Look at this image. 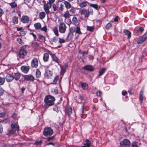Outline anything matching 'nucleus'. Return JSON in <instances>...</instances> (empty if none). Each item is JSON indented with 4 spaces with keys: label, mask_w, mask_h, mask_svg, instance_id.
I'll use <instances>...</instances> for the list:
<instances>
[{
    "label": "nucleus",
    "mask_w": 147,
    "mask_h": 147,
    "mask_svg": "<svg viewBox=\"0 0 147 147\" xmlns=\"http://www.w3.org/2000/svg\"><path fill=\"white\" fill-rule=\"evenodd\" d=\"M66 113L69 115H70L72 113V109L71 107H69L66 109Z\"/></svg>",
    "instance_id": "nucleus-36"
},
{
    "label": "nucleus",
    "mask_w": 147,
    "mask_h": 147,
    "mask_svg": "<svg viewBox=\"0 0 147 147\" xmlns=\"http://www.w3.org/2000/svg\"><path fill=\"white\" fill-rule=\"evenodd\" d=\"M63 4H62V3H61L60 4V7H59V8H58L59 11V12H60L61 11H63Z\"/></svg>",
    "instance_id": "nucleus-50"
},
{
    "label": "nucleus",
    "mask_w": 147,
    "mask_h": 147,
    "mask_svg": "<svg viewBox=\"0 0 147 147\" xmlns=\"http://www.w3.org/2000/svg\"><path fill=\"white\" fill-rule=\"evenodd\" d=\"M120 144L121 146H123L126 147H130V142L128 140L124 139L120 142Z\"/></svg>",
    "instance_id": "nucleus-8"
},
{
    "label": "nucleus",
    "mask_w": 147,
    "mask_h": 147,
    "mask_svg": "<svg viewBox=\"0 0 147 147\" xmlns=\"http://www.w3.org/2000/svg\"><path fill=\"white\" fill-rule=\"evenodd\" d=\"M54 138V136H52L51 137H48L47 138V140L48 141H50L53 140Z\"/></svg>",
    "instance_id": "nucleus-57"
},
{
    "label": "nucleus",
    "mask_w": 147,
    "mask_h": 147,
    "mask_svg": "<svg viewBox=\"0 0 147 147\" xmlns=\"http://www.w3.org/2000/svg\"><path fill=\"white\" fill-rule=\"evenodd\" d=\"M72 21L74 24H76L78 22V19L76 17H74L72 18Z\"/></svg>",
    "instance_id": "nucleus-51"
},
{
    "label": "nucleus",
    "mask_w": 147,
    "mask_h": 147,
    "mask_svg": "<svg viewBox=\"0 0 147 147\" xmlns=\"http://www.w3.org/2000/svg\"><path fill=\"white\" fill-rule=\"evenodd\" d=\"M41 76V74L39 69H37L36 71V77L37 78H40Z\"/></svg>",
    "instance_id": "nucleus-34"
},
{
    "label": "nucleus",
    "mask_w": 147,
    "mask_h": 147,
    "mask_svg": "<svg viewBox=\"0 0 147 147\" xmlns=\"http://www.w3.org/2000/svg\"><path fill=\"white\" fill-rule=\"evenodd\" d=\"M123 32L124 33L125 35L127 36V38L129 39L131 37V32L128 30L126 29L123 30Z\"/></svg>",
    "instance_id": "nucleus-20"
},
{
    "label": "nucleus",
    "mask_w": 147,
    "mask_h": 147,
    "mask_svg": "<svg viewBox=\"0 0 147 147\" xmlns=\"http://www.w3.org/2000/svg\"><path fill=\"white\" fill-rule=\"evenodd\" d=\"M32 68H36L38 65V60L36 58H34L32 61L31 63Z\"/></svg>",
    "instance_id": "nucleus-10"
},
{
    "label": "nucleus",
    "mask_w": 147,
    "mask_h": 147,
    "mask_svg": "<svg viewBox=\"0 0 147 147\" xmlns=\"http://www.w3.org/2000/svg\"><path fill=\"white\" fill-rule=\"evenodd\" d=\"M20 35L21 36H24L25 35V31L23 30H22L20 31Z\"/></svg>",
    "instance_id": "nucleus-54"
},
{
    "label": "nucleus",
    "mask_w": 147,
    "mask_h": 147,
    "mask_svg": "<svg viewBox=\"0 0 147 147\" xmlns=\"http://www.w3.org/2000/svg\"><path fill=\"white\" fill-rule=\"evenodd\" d=\"M53 130L50 127L45 128L43 131V134L46 136H50L53 133Z\"/></svg>",
    "instance_id": "nucleus-5"
},
{
    "label": "nucleus",
    "mask_w": 147,
    "mask_h": 147,
    "mask_svg": "<svg viewBox=\"0 0 147 147\" xmlns=\"http://www.w3.org/2000/svg\"><path fill=\"white\" fill-rule=\"evenodd\" d=\"M53 74L52 71L48 70H46L44 75L45 78L47 79H51L52 78Z\"/></svg>",
    "instance_id": "nucleus-9"
},
{
    "label": "nucleus",
    "mask_w": 147,
    "mask_h": 147,
    "mask_svg": "<svg viewBox=\"0 0 147 147\" xmlns=\"http://www.w3.org/2000/svg\"><path fill=\"white\" fill-rule=\"evenodd\" d=\"M83 69L90 71H92L94 70L93 67L90 65H86L84 66L83 67Z\"/></svg>",
    "instance_id": "nucleus-17"
},
{
    "label": "nucleus",
    "mask_w": 147,
    "mask_h": 147,
    "mask_svg": "<svg viewBox=\"0 0 147 147\" xmlns=\"http://www.w3.org/2000/svg\"><path fill=\"white\" fill-rule=\"evenodd\" d=\"M106 69L105 68H102L100 69L99 71V76H100L102 75L106 71Z\"/></svg>",
    "instance_id": "nucleus-37"
},
{
    "label": "nucleus",
    "mask_w": 147,
    "mask_h": 147,
    "mask_svg": "<svg viewBox=\"0 0 147 147\" xmlns=\"http://www.w3.org/2000/svg\"><path fill=\"white\" fill-rule=\"evenodd\" d=\"M59 76H56L54 78V80H53V83L55 84L56 83L58 80L59 79Z\"/></svg>",
    "instance_id": "nucleus-49"
},
{
    "label": "nucleus",
    "mask_w": 147,
    "mask_h": 147,
    "mask_svg": "<svg viewBox=\"0 0 147 147\" xmlns=\"http://www.w3.org/2000/svg\"><path fill=\"white\" fill-rule=\"evenodd\" d=\"M45 12L42 11L39 14V18L41 19H43L46 16Z\"/></svg>",
    "instance_id": "nucleus-29"
},
{
    "label": "nucleus",
    "mask_w": 147,
    "mask_h": 147,
    "mask_svg": "<svg viewBox=\"0 0 147 147\" xmlns=\"http://www.w3.org/2000/svg\"><path fill=\"white\" fill-rule=\"evenodd\" d=\"M82 88L84 90H86L88 88V86L87 83H82L81 84Z\"/></svg>",
    "instance_id": "nucleus-35"
},
{
    "label": "nucleus",
    "mask_w": 147,
    "mask_h": 147,
    "mask_svg": "<svg viewBox=\"0 0 147 147\" xmlns=\"http://www.w3.org/2000/svg\"><path fill=\"white\" fill-rule=\"evenodd\" d=\"M40 30H41L44 31L45 32L47 31V29L46 26H44L42 28L41 27V28L40 29Z\"/></svg>",
    "instance_id": "nucleus-53"
},
{
    "label": "nucleus",
    "mask_w": 147,
    "mask_h": 147,
    "mask_svg": "<svg viewBox=\"0 0 147 147\" xmlns=\"http://www.w3.org/2000/svg\"><path fill=\"white\" fill-rule=\"evenodd\" d=\"M77 3L80 7L83 8L87 6L88 2L86 1H78Z\"/></svg>",
    "instance_id": "nucleus-14"
},
{
    "label": "nucleus",
    "mask_w": 147,
    "mask_h": 147,
    "mask_svg": "<svg viewBox=\"0 0 147 147\" xmlns=\"http://www.w3.org/2000/svg\"><path fill=\"white\" fill-rule=\"evenodd\" d=\"M54 111H56L57 113H58L59 111V110L57 107H55L53 108Z\"/></svg>",
    "instance_id": "nucleus-61"
},
{
    "label": "nucleus",
    "mask_w": 147,
    "mask_h": 147,
    "mask_svg": "<svg viewBox=\"0 0 147 147\" xmlns=\"http://www.w3.org/2000/svg\"><path fill=\"white\" fill-rule=\"evenodd\" d=\"M70 15V14L69 11H67L65 12L64 15V16L65 18H67L69 17V16Z\"/></svg>",
    "instance_id": "nucleus-48"
},
{
    "label": "nucleus",
    "mask_w": 147,
    "mask_h": 147,
    "mask_svg": "<svg viewBox=\"0 0 147 147\" xmlns=\"http://www.w3.org/2000/svg\"><path fill=\"white\" fill-rule=\"evenodd\" d=\"M71 8V9L69 10V11L72 14L75 13L76 11V9L74 7H72Z\"/></svg>",
    "instance_id": "nucleus-52"
},
{
    "label": "nucleus",
    "mask_w": 147,
    "mask_h": 147,
    "mask_svg": "<svg viewBox=\"0 0 147 147\" xmlns=\"http://www.w3.org/2000/svg\"><path fill=\"white\" fill-rule=\"evenodd\" d=\"M11 8L15 9L17 7V5L15 2L9 3Z\"/></svg>",
    "instance_id": "nucleus-31"
},
{
    "label": "nucleus",
    "mask_w": 147,
    "mask_h": 147,
    "mask_svg": "<svg viewBox=\"0 0 147 147\" xmlns=\"http://www.w3.org/2000/svg\"><path fill=\"white\" fill-rule=\"evenodd\" d=\"M67 26L64 23H61L59 26V32L62 34L66 32Z\"/></svg>",
    "instance_id": "nucleus-6"
},
{
    "label": "nucleus",
    "mask_w": 147,
    "mask_h": 147,
    "mask_svg": "<svg viewBox=\"0 0 147 147\" xmlns=\"http://www.w3.org/2000/svg\"><path fill=\"white\" fill-rule=\"evenodd\" d=\"M14 78L16 80H18L20 78L21 75L19 73H14L13 75Z\"/></svg>",
    "instance_id": "nucleus-22"
},
{
    "label": "nucleus",
    "mask_w": 147,
    "mask_h": 147,
    "mask_svg": "<svg viewBox=\"0 0 147 147\" xmlns=\"http://www.w3.org/2000/svg\"><path fill=\"white\" fill-rule=\"evenodd\" d=\"M42 143V140H40L39 141H37L35 142L33 144L35 145L36 146H38L41 145Z\"/></svg>",
    "instance_id": "nucleus-39"
},
{
    "label": "nucleus",
    "mask_w": 147,
    "mask_h": 147,
    "mask_svg": "<svg viewBox=\"0 0 147 147\" xmlns=\"http://www.w3.org/2000/svg\"><path fill=\"white\" fill-rule=\"evenodd\" d=\"M90 6L96 9H97L98 8H100V6L97 5V4H90Z\"/></svg>",
    "instance_id": "nucleus-42"
},
{
    "label": "nucleus",
    "mask_w": 147,
    "mask_h": 147,
    "mask_svg": "<svg viewBox=\"0 0 147 147\" xmlns=\"http://www.w3.org/2000/svg\"><path fill=\"white\" fill-rule=\"evenodd\" d=\"M39 41L41 42H44L45 40V37L42 35L39 34L38 35Z\"/></svg>",
    "instance_id": "nucleus-24"
},
{
    "label": "nucleus",
    "mask_w": 147,
    "mask_h": 147,
    "mask_svg": "<svg viewBox=\"0 0 147 147\" xmlns=\"http://www.w3.org/2000/svg\"><path fill=\"white\" fill-rule=\"evenodd\" d=\"M76 27H71L69 28V32L73 33L74 32H75L76 30Z\"/></svg>",
    "instance_id": "nucleus-44"
},
{
    "label": "nucleus",
    "mask_w": 147,
    "mask_h": 147,
    "mask_svg": "<svg viewBox=\"0 0 147 147\" xmlns=\"http://www.w3.org/2000/svg\"><path fill=\"white\" fill-rule=\"evenodd\" d=\"M55 0H49L48 2L43 5V9L44 11L47 15L50 13L49 9L51 8L52 4L55 2Z\"/></svg>",
    "instance_id": "nucleus-4"
},
{
    "label": "nucleus",
    "mask_w": 147,
    "mask_h": 147,
    "mask_svg": "<svg viewBox=\"0 0 147 147\" xmlns=\"http://www.w3.org/2000/svg\"><path fill=\"white\" fill-rule=\"evenodd\" d=\"M21 69L22 71L24 73L26 74L29 70V67L25 65L22 66L21 67Z\"/></svg>",
    "instance_id": "nucleus-15"
},
{
    "label": "nucleus",
    "mask_w": 147,
    "mask_h": 147,
    "mask_svg": "<svg viewBox=\"0 0 147 147\" xmlns=\"http://www.w3.org/2000/svg\"><path fill=\"white\" fill-rule=\"evenodd\" d=\"M86 29L87 30L90 32H92L94 30V28L93 26H87Z\"/></svg>",
    "instance_id": "nucleus-41"
},
{
    "label": "nucleus",
    "mask_w": 147,
    "mask_h": 147,
    "mask_svg": "<svg viewBox=\"0 0 147 147\" xmlns=\"http://www.w3.org/2000/svg\"><path fill=\"white\" fill-rule=\"evenodd\" d=\"M66 42L65 40L63 38H59V41L58 42L59 43L61 44L63 43H64L65 42Z\"/></svg>",
    "instance_id": "nucleus-47"
},
{
    "label": "nucleus",
    "mask_w": 147,
    "mask_h": 147,
    "mask_svg": "<svg viewBox=\"0 0 147 147\" xmlns=\"http://www.w3.org/2000/svg\"><path fill=\"white\" fill-rule=\"evenodd\" d=\"M4 90L2 88H1L0 89V96L3 95V93Z\"/></svg>",
    "instance_id": "nucleus-60"
},
{
    "label": "nucleus",
    "mask_w": 147,
    "mask_h": 147,
    "mask_svg": "<svg viewBox=\"0 0 147 147\" xmlns=\"http://www.w3.org/2000/svg\"><path fill=\"white\" fill-rule=\"evenodd\" d=\"M34 26L36 30L40 29L41 27V25L40 23H37L35 24Z\"/></svg>",
    "instance_id": "nucleus-32"
},
{
    "label": "nucleus",
    "mask_w": 147,
    "mask_h": 147,
    "mask_svg": "<svg viewBox=\"0 0 147 147\" xmlns=\"http://www.w3.org/2000/svg\"><path fill=\"white\" fill-rule=\"evenodd\" d=\"M75 32L76 33L78 34V35L82 34V32L81 31L80 28L78 26H76Z\"/></svg>",
    "instance_id": "nucleus-30"
},
{
    "label": "nucleus",
    "mask_w": 147,
    "mask_h": 147,
    "mask_svg": "<svg viewBox=\"0 0 147 147\" xmlns=\"http://www.w3.org/2000/svg\"><path fill=\"white\" fill-rule=\"evenodd\" d=\"M52 7L54 11H59L58 8L55 4H53L52 5Z\"/></svg>",
    "instance_id": "nucleus-43"
},
{
    "label": "nucleus",
    "mask_w": 147,
    "mask_h": 147,
    "mask_svg": "<svg viewBox=\"0 0 147 147\" xmlns=\"http://www.w3.org/2000/svg\"><path fill=\"white\" fill-rule=\"evenodd\" d=\"M3 11L0 8V16H1L3 13Z\"/></svg>",
    "instance_id": "nucleus-62"
},
{
    "label": "nucleus",
    "mask_w": 147,
    "mask_h": 147,
    "mask_svg": "<svg viewBox=\"0 0 147 147\" xmlns=\"http://www.w3.org/2000/svg\"><path fill=\"white\" fill-rule=\"evenodd\" d=\"M29 20V18L28 16L26 15H24L22 16L21 19V22L24 24L28 23Z\"/></svg>",
    "instance_id": "nucleus-11"
},
{
    "label": "nucleus",
    "mask_w": 147,
    "mask_h": 147,
    "mask_svg": "<svg viewBox=\"0 0 147 147\" xmlns=\"http://www.w3.org/2000/svg\"><path fill=\"white\" fill-rule=\"evenodd\" d=\"M6 113L5 112H3L0 113V117H2L5 116Z\"/></svg>",
    "instance_id": "nucleus-59"
},
{
    "label": "nucleus",
    "mask_w": 147,
    "mask_h": 147,
    "mask_svg": "<svg viewBox=\"0 0 147 147\" xmlns=\"http://www.w3.org/2000/svg\"><path fill=\"white\" fill-rule=\"evenodd\" d=\"M12 22L14 24H17L18 22V17L14 16L12 19Z\"/></svg>",
    "instance_id": "nucleus-33"
},
{
    "label": "nucleus",
    "mask_w": 147,
    "mask_h": 147,
    "mask_svg": "<svg viewBox=\"0 0 147 147\" xmlns=\"http://www.w3.org/2000/svg\"><path fill=\"white\" fill-rule=\"evenodd\" d=\"M131 147H138L136 142H134L132 143L131 144Z\"/></svg>",
    "instance_id": "nucleus-56"
},
{
    "label": "nucleus",
    "mask_w": 147,
    "mask_h": 147,
    "mask_svg": "<svg viewBox=\"0 0 147 147\" xmlns=\"http://www.w3.org/2000/svg\"><path fill=\"white\" fill-rule=\"evenodd\" d=\"M24 48V46L22 47L19 51L18 56L20 58H24L27 54V52Z\"/></svg>",
    "instance_id": "nucleus-7"
},
{
    "label": "nucleus",
    "mask_w": 147,
    "mask_h": 147,
    "mask_svg": "<svg viewBox=\"0 0 147 147\" xmlns=\"http://www.w3.org/2000/svg\"><path fill=\"white\" fill-rule=\"evenodd\" d=\"M6 79L8 82H11L13 80L14 78L13 76L7 74L6 76Z\"/></svg>",
    "instance_id": "nucleus-16"
},
{
    "label": "nucleus",
    "mask_w": 147,
    "mask_h": 147,
    "mask_svg": "<svg viewBox=\"0 0 147 147\" xmlns=\"http://www.w3.org/2000/svg\"><path fill=\"white\" fill-rule=\"evenodd\" d=\"M147 39V32H146L143 36L138 40L137 43L138 44H141L145 41Z\"/></svg>",
    "instance_id": "nucleus-12"
},
{
    "label": "nucleus",
    "mask_w": 147,
    "mask_h": 147,
    "mask_svg": "<svg viewBox=\"0 0 147 147\" xmlns=\"http://www.w3.org/2000/svg\"><path fill=\"white\" fill-rule=\"evenodd\" d=\"M140 100L142 102L143 100V91L141 90L140 92L139 95Z\"/></svg>",
    "instance_id": "nucleus-38"
},
{
    "label": "nucleus",
    "mask_w": 147,
    "mask_h": 147,
    "mask_svg": "<svg viewBox=\"0 0 147 147\" xmlns=\"http://www.w3.org/2000/svg\"><path fill=\"white\" fill-rule=\"evenodd\" d=\"M17 41L20 44L22 45L24 44V42L20 38H18L17 39Z\"/></svg>",
    "instance_id": "nucleus-46"
},
{
    "label": "nucleus",
    "mask_w": 147,
    "mask_h": 147,
    "mask_svg": "<svg viewBox=\"0 0 147 147\" xmlns=\"http://www.w3.org/2000/svg\"><path fill=\"white\" fill-rule=\"evenodd\" d=\"M73 36L74 34L69 32L66 38V40L69 41L72 40Z\"/></svg>",
    "instance_id": "nucleus-19"
},
{
    "label": "nucleus",
    "mask_w": 147,
    "mask_h": 147,
    "mask_svg": "<svg viewBox=\"0 0 147 147\" xmlns=\"http://www.w3.org/2000/svg\"><path fill=\"white\" fill-rule=\"evenodd\" d=\"M80 14L82 15H84L85 18H88L90 15H92L93 11L91 8L89 7L88 9H83L80 11Z\"/></svg>",
    "instance_id": "nucleus-3"
},
{
    "label": "nucleus",
    "mask_w": 147,
    "mask_h": 147,
    "mask_svg": "<svg viewBox=\"0 0 147 147\" xmlns=\"http://www.w3.org/2000/svg\"><path fill=\"white\" fill-rule=\"evenodd\" d=\"M52 30L55 35L57 37H58L59 35L58 32V28L56 26H55L52 29Z\"/></svg>",
    "instance_id": "nucleus-25"
},
{
    "label": "nucleus",
    "mask_w": 147,
    "mask_h": 147,
    "mask_svg": "<svg viewBox=\"0 0 147 147\" xmlns=\"http://www.w3.org/2000/svg\"><path fill=\"white\" fill-rule=\"evenodd\" d=\"M11 129L8 130V133L7 134V135L9 136L13 135L15 133L16 131H18L19 130V126L16 123L13 122L11 124Z\"/></svg>",
    "instance_id": "nucleus-2"
},
{
    "label": "nucleus",
    "mask_w": 147,
    "mask_h": 147,
    "mask_svg": "<svg viewBox=\"0 0 147 147\" xmlns=\"http://www.w3.org/2000/svg\"><path fill=\"white\" fill-rule=\"evenodd\" d=\"M52 58L53 61L57 63L59 65H60V60L57 58L55 54H53L52 55Z\"/></svg>",
    "instance_id": "nucleus-21"
},
{
    "label": "nucleus",
    "mask_w": 147,
    "mask_h": 147,
    "mask_svg": "<svg viewBox=\"0 0 147 147\" xmlns=\"http://www.w3.org/2000/svg\"><path fill=\"white\" fill-rule=\"evenodd\" d=\"M96 94L98 96H100L102 95V92L100 91H97L96 93Z\"/></svg>",
    "instance_id": "nucleus-58"
},
{
    "label": "nucleus",
    "mask_w": 147,
    "mask_h": 147,
    "mask_svg": "<svg viewBox=\"0 0 147 147\" xmlns=\"http://www.w3.org/2000/svg\"><path fill=\"white\" fill-rule=\"evenodd\" d=\"M58 41V38L56 36L53 37L51 40V44L55 45L57 44Z\"/></svg>",
    "instance_id": "nucleus-23"
},
{
    "label": "nucleus",
    "mask_w": 147,
    "mask_h": 147,
    "mask_svg": "<svg viewBox=\"0 0 147 147\" xmlns=\"http://www.w3.org/2000/svg\"><path fill=\"white\" fill-rule=\"evenodd\" d=\"M67 67V65H65L61 67V71L60 73L61 74L63 75L66 71V69Z\"/></svg>",
    "instance_id": "nucleus-18"
},
{
    "label": "nucleus",
    "mask_w": 147,
    "mask_h": 147,
    "mask_svg": "<svg viewBox=\"0 0 147 147\" xmlns=\"http://www.w3.org/2000/svg\"><path fill=\"white\" fill-rule=\"evenodd\" d=\"M90 142L87 139L85 141L84 146H82V147H90Z\"/></svg>",
    "instance_id": "nucleus-28"
},
{
    "label": "nucleus",
    "mask_w": 147,
    "mask_h": 147,
    "mask_svg": "<svg viewBox=\"0 0 147 147\" xmlns=\"http://www.w3.org/2000/svg\"><path fill=\"white\" fill-rule=\"evenodd\" d=\"M3 129L2 125L0 123V133L3 132Z\"/></svg>",
    "instance_id": "nucleus-63"
},
{
    "label": "nucleus",
    "mask_w": 147,
    "mask_h": 147,
    "mask_svg": "<svg viewBox=\"0 0 147 147\" xmlns=\"http://www.w3.org/2000/svg\"><path fill=\"white\" fill-rule=\"evenodd\" d=\"M144 30V28L142 27H140L139 29V31L140 32H142Z\"/></svg>",
    "instance_id": "nucleus-64"
},
{
    "label": "nucleus",
    "mask_w": 147,
    "mask_h": 147,
    "mask_svg": "<svg viewBox=\"0 0 147 147\" xmlns=\"http://www.w3.org/2000/svg\"><path fill=\"white\" fill-rule=\"evenodd\" d=\"M49 59V55L47 53L44 54L43 57V60L45 62H47Z\"/></svg>",
    "instance_id": "nucleus-26"
},
{
    "label": "nucleus",
    "mask_w": 147,
    "mask_h": 147,
    "mask_svg": "<svg viewBox=\"0 0 147 147\" xmlns=\"http://www.w3.org/2000/svg\"><path fill=\"white\" fill-rule=\"evenodd\" d=\"M30 34L34 38V40H35L36 39V36L35 34L33 32L30 33Z\"/></svg>",
    "instance_id": "nucleus-55"
},
{
    "label": "nucleus",
    "mask_w": 147,
    "mask_h": 147,
    "mask_svg": "<svg viewBox=\"0 0 147 147\" xmlns=\"http://www.w3.org/2000/svg\"><path fill=\"white\" fill-rule=\"evenodd\" d=\"M63 3L65 4V7L67 9H69L71 7V5L69 2L66 1H64Z\"/></svg>",
    "instance_id": "nucleus-27"
},
{
    "label": "nucleus",
    "mask_w": 147,
    "mask_h": 147,
    "mask_svg": "<svg viewBox=\"0 0 147 147\" xmlns=\"http://www.w3.org/2000/svg\"><path fill=\"white\" fill-rule=\"evenodd\" d=\"M5 81V79L4 78L0 76V86L3 84Z\"/></svg>",
    "instance_id": "nucleus-40"
},
{
    "label": "nucleus",
    "mask_w": 147,
    "mask_h": 147,
    "mask_svg": "<svg viewBox=\"0 0 147 147\" xmlns=\"http://www.w3.org/2000/svg\"><path fill=\"white\" fill-rule=\"evenodd\" d=\"M55 100V99L54 96L50 95L46 96L44 100L45 106L49 107L53 105Z\"/></svg>",
    "instance_id": "nucleus-1"
},
{
    "label": "nucleus",
    "mask_w": 147,
    "mask_h": 147,
    "mask_svg": "<svg viewBox=\"0 0 147 147\" xmlns=\"http://www.w3.org/2000/svg\"><path fill=\"white\" fill-rule=\"evenodd\" d=\"M112 26V24L110 23H109L106 25L105 28L107 30H109Z\"/></svg>",
    "instance_id": "nucleus-45"
},
{
    "label": "nucleus",
    "mask_w": 147,
    "mask_h": 147,
    "mask_svg": "<svg viewBox=\"0 0 147 147\" xmlns=\"http://www.w3.org/2000/svg\"><path fill=\"white\" fill-rule=\"evenodd\" d=\"M24 79L27 81H33L34 80V78L32 75H26L24 76Z\"/></svg>",
    "instance_id": "nucleus-13"
}]
</instances>
